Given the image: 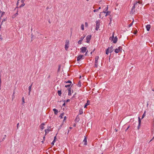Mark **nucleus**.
<instances>
[{
	"label": "nucleus",
	"mask_w": 154,
	"mask_h": 154,
	"mask_svg": "<svg viewBox=\"0 0 154 154\" xmlns=\"http://www.w3.org/2000/svg\"><path fill=\"white\" fill-rule=\"evenodd\" d=\"M58 95L59 96H61V90H58L57 92Z\"/></svg>",
	"instance_id": "4be33fe9"
},
{
	"label": "nucleus",
	"mask_w": 154,
	"mask_h": 154,
	"mask_svg": "<svg viewBox=\"0 0 154 154\" xmlns=\"http://www.w3.org/2000/svg\"><path fill=\"white\" fill-rule=\"evenodd\" d=\"M17 6L19 5L20 7H23L25 4L23 2V0H18L17 3Z\"/></svg>",
	"instance_id": "7ed1b4c3"
},
{
	"label": "nucleus",
	"mask_w": 154,
	"mask_h": 154,
	"mask_svg": "<svg viewBox=\"0 0 154 154\" xmlns=\"http://www.w3.org/2000/svg\"><path fill=\"white\" fill-rule=\"evenodd\" d=\"M5 13V12H3L2 13V14H1V17Z\"/></svg>",
	"instance_id": "49530a36"
},
{
	"label": "nucleus",
	"mask_w": 154,
	"mask_h": 154,
	"mask_svg": "<svg viewBox=\"0 0 154 154\" xmlns=\"http://www.w3.org/2000/svg\"><path fill=\"white\" fill-rule=\"evenodd\" d=\"M19 123H17V129H18V126H19Z\"/></svg>",
	"instance_id": "864d4df0"
},
{
	"label": "nucleus",
	"mask_w": 154,
	"mask_h": 154,
	"mask_svg": "<svg viewBox=\"0 0 154 154\" xmlns=\"http://www.w3.org/2000/svg\"><path fill=\"white\" fill-rule=\"evenodd\" d=\"M66 116L64 117L63 121H64V120H66Z\"/></svg>",
	"instance_id": "603ef678"
},
{
	"label": "nucleus",
	"mask_w": 154,
	"mask_h": 154,
	"mask_svg": "<svg viewBox=\"0 0 154 154\" xmlns=\"http://www.w3.org/2000/svg\"><path fill=\"white\" fill-rule=\"evenodd\" d=\"M22 100L23 104L24 103H25L24 99V97H22Z\"/></svg>",
	"instance_id": "72a5a7b5"
},
{
	"label": "nucleus",
	"mask_w": 154,
	"mask_h": 154,
	"mask_svg": "<svg viewBox=\"0 0 154 154\" xmlns=\"http://www.w3.org/2000/svg\"><path fill=\"white\" fill-rule=\"evenodd\" d=\"M17 12L18 11H17V13L15 14L12 16V17L13 18H14L18 14Z\"/></svg>",
	"instance_id": "bb28decb"
},
{
	"label": "nucleus",
	"mask_w": 154,
	"mask_h": 154,
	"mask_svg": "<svg viewBox=\"0 0 154 154\" xmlns=\"http://www.w3.org/2000/svg\"><path fill=\"white\" fill-rule=\"evenodd\" d=\"M45 125V123H42L41 124V125Z\"/></svg>",
	"instance_id": "4d7b16f0"
},
{
	"label": "nucleus",
	"mask_w": 154,
	"mask_h": 154,
	"mask_svg": "<svg viewBox=\"0 0 154 154\" xmlns=\"http://www.w3.org/2000/svg\"><path fill=\"white\" fill-rule=\"evenodd\" d=\"M103 12L105 13H106V10H104Z\"/></svg>",
	"instance_id": "774afa93"
},
{
	"label": "nucleus",
	"mask_w": 154,
	"mask_h": 154,
	"mask_svg": "<svg viewBox=\"0 0 154 154\" xmlns=\"http://www.w3.org/2000/svg\"><path fill=\"white\" fill-rule=\"evenodd\" d=\"M41 131H42L44 128V127L43 126H41Z\"/></svg>",
	"instance_id": "37998d69"
},
{
	"label": "nucleus",
	"mask_w": 154,
	"mask_h": 154,
	"mask_svg": "<svg viewBox=\"0 0 154 154\" xmlns=\"http://www.w3.org/2000/svg\"><path fill=\"white\" fill-rule=\"evenodd\" d=\"M134 19H133V21L132 22V23H131L130 24H129V25L128 26V28L130 27L133 24V23H134Z\"/></svg>",
	"instance_id": "393cba45"
},
{
	"label": "nucleus",
	"mask_w": 154,
	"mask_h": 154,
	"mask_svg": "<svg viewBox=\"0 0 154 154\" xmlns=\"http://www.w3.org/2000/svg\"><path fill=\"white\" fill-rule=\"evenodd\" d=\"M81 82L80 81H79L78 83V86L79 87H81Z\"/></svg>",
	"instance_id": "7c9ffc66"
},
{
	"label": "nucleus",
	"mask_w": 154,
	"mask_h": 154,
	"mask_svg": "<svg viewBox=\"0 0 154 154\" xmlns=\"http://www.w3.org/2000/svg\"><path fill=\"white\" fill-rule=\"evenodd\" d=\"M88 26V23L87 22H86L85 23V26L86 27H87Z\"/></svg>",
	"instance_id": "09e8293b"
},
{
	"label": "nucleus",
	"mask_w": 154,
	"mask_h": 154,
	"mask_svg": "<svg viewBox=\"0 0 154 154\" xmlns=\"http://www.w3.org/2000/svg\"><path fill=\"white\" fill-rule=\"evenodd\" d=\"M76 94V93H75V94L73 95V97H74L75 96V95Z\"/></svg>",
	"instance_id": "69168bd1"
},
{
	"label": "nucleus",
	"mask_w": 154,
	"mask_h": 154,
	"mask_svg": "<svg viewBox=\"0 0 154 154\" xmlns=\"http://www.w3.org/2000/svg\"><path fill=\"white\" fill-rule=\"evenodd\" d=\"M6 21V19H3V20H2V23H1V25H2V23H3V22H4V21Z\"/></svg>",
	"instance_id": "de8ad7c7"
},
{
	"label": "nucleus",
	"mask_w": 154,
	"mask_h": 154,
	"mask_svg": "<svg viewBox=\"0 0 154 154\" xmlns=\"http://www.w3.org/2000/svg\"><path fill=\"white\" fill-rule=\"evenodd\" d=\"M84 25L83 24H82L81 26V28L82 30H84Z\"/></svg>",
	"instance_id": "c756f323"
},
{
	"label": "nucleus",
	"mask_w": 154,
	"mask_h": 154,
	"mask_svg": "<svg viewBox=\"0 0 154 154\" xmlns=\"http://www.w3.org/2000/svg\"><path fill=\"white\" fill-rule=\"evenodd\" d=\"M70 101V100L69 99H68L66 100V102L67 103L69 102Z\"/></svg>",
	"instance_id": "3c124183"
},
{
	"label": "nucleus",
	"mask_w": 154,
	"mask_h": 154,
	"mask_svg": "<svg viewBox=\"0 0 154 154\" xmlns=\"http://www.w3.org/2000/svg\"><path fill=\"white\" fill-rule=\"evenodd\" d=\"M56 136H55L54 137V140H56Z\"/></svg>",
	"instance_id": "6e6d98bb"
},
{
	"label": "nucleus",
	"mask_w": 154,
	"mask_h": 154,
	"mask_svg": "<svg viewBox=\"0 0 154 154\" xmlns=\"http://www.w3.org/2000/svg\"><path fill=\"white\" fill-rule=\"evenodd\" d=\"M109 47L106 49V55H108L109 53H110V51H109Z\"/></svg>",
	"instance_id": "412c9836"
},
{
	"label": "nucleus",
	"mask_w": 154,
	"mask_h": 154,
	"mask_svg": "<svg viewBox=\"0 0 154 154\" xmlns=\"http://www.w3.org/2000/svg\"><path fill=\"white\" fill-rule=\"evenodd\" d=\"M66 82V83H70V84L72 83L71 81H70V80H69L68 81Z\"/></svg>",
	"instance_id": "ea45409f"
},
{
	"label": "nucleus",
	"mask_w": 154,
	"mask_h": 154,
	"mask_svg": "<svg viewBox=\"0 0 154 154\" xmlns=\"http://www.w3.org/2000/svg\"><path fill=\"white\" fill-rule=\"evenodd\" d=\"M62 125H63V124L61 125L60 126V127H59V130H60L61 128V127Z\"/></svg>",
	"instance_id": "5fc2aeb1"
},
{
	"label": "nucleus",
	"mask_w": 154,
	"mask_h": 154,
	"mask_svg": "<svg viewBox=\"0 0 154 154\" xmlns=\"http://www.w3.org/2000/svg\"><path fill=\"white\" fill-rule=\"evenodd\" d=\"M98 10H94V12H97V11Z\"/></svg>",
	"instance_id": "0e129e2a"
},
{
	"label": "nucleus",
	"mask_w": 154,
	"mask_h": 154,
	"mask_svg": "<svg viewBox=\"0 0 154 154\" xmlns=\"http://www.w3.org/2000/svg\"><path fill=\"white\" fill-rule=\"evenodd\" d=\"M113 46H111V47L110 48H109V51H110V53H111V52H112L113 51Z\"/></svg>",
	"instance_id": "aec40b11"
},
{
	"label": "nucleus",
	"mask_w": 154,
	"mask_h": 154,
	"mask_svg": "<svg viewBox=\"0 0 154 154\" xmlns=\"http://www.w3.org/2000/svg\"><path fill=\"white\" fill-rule=\"evenodd\" d=\"M15 93V91H14L13 92L12 96V100H13L15 98V96H14Z\"/></svg>",
	"instance_id": "c85d7f7f"
},
{
	"label": "nucleus",
	"mask_w": 154,
	"mask_h": 154,
	"mask_svg": "<svg viewBox=\"0 0 154 154\" xmlns=\"http://www.w3.org/2000/svg\"><path fill=\"white\" fill-rule=\"evenodd\" d=\"M91 35H88L86 37V41H85L86 42L89 43L91 39Z\"/></svg>",
	"instance_id": "423d86ee"
},
{
	"label": "nucleus",
	"mask_w": 154,
	"mask_h": 154,
	"mask_svg": "<svg viewBox=\"0 0 154 154\" xmlns=\"http://www.w3.org/2000/svg\"><path fill=\"white\" fill-rule=\"evenodd\" d=\"M122 47L121 46H119L118 47V48H116L115 49L114 52L116 53H118L120 51H122Z\"/></svg>",
	"instance_id": "20e7f679"
},
{
	"label": "nucleus",
	"mask_w": 154,
	"mask_h": 154,
	"mask_svg": "<svg viewBox=\"0 0 154 154\" xmlns=\"http://www.w3.org/2000/svg\"><path fill=\"white\" fill-rule=\"evenodd\" d=\"M64 112H63L62 113L60 116L59 117L61 118L62 119L63 118V117L64 116Z\"/></svg>",
	"instance_id": "b1692460"
},
{
	"label": "nucleus",
	"mask_w": 154,
	"mask_h": 154,
	"mask_svg": "<svg viewBox=\"0 0 154 154\" xmlns=\"http://www.w3.org/2000/svg\"><path fill=\"white\" fill-rule=\"evenodd\" d=\"M71 88H69L68 89V95L69 96H70L71 95Z\"/></svg>",
	"instance_id": "6ab92c4d"
},
{
	"label": "nucleus",
	"mask_w": 154,
	"mask_h": 154,
	"mask_svg": "<svg viewBox=\"0 0 154 154\" xmlns=\"http://www.w3.org/2000/svg\"><path fill=\"white\" fill-rule=\"evenodd\" d=\"M145 113H146V111H145L144 112V113H143V115L141 119H143L145 116H146Z\"/></svg>",
	"instance_id": "cd10ccee"
},
{
	"label": "nucleus",
	"mask_w": 154,
	"mask_h": 154,
	"mask_svg": "<svg viewBox=\"0 0 154 154\" xmlns=\"http://www.w3.org/2000/svg\"><path fill=\"white\" fill-rule=\"evenodd\" d=\"M81 52L82 53H84L86 52V51L87 50V48L85 47H82L81 48H80Z\"/></svg>",
	"instance_id": "1a4fd4ad"
},
{
	"label": "nucleus",
	"mask_w": 154,
	"mask_h": 154,
	"mask_svg": "<svg viewBox=\"0 0 154 154\" xmlns=\"http://www.w3.org/2000/svg\"><path fill=\"white\" fill-rule=\"evenodd\" d=\"M75 121H76L77 122H79V119H77V118H76V119H75Z\"/></svg>",
	"instance_id": "8fccbe9b"
},
{
	"label": "nucleus",
	"mask_w": 154,
	"mask_h": 154,
	"mask_svg": "<svg viewBox=\"0 0 154 154\" xmlns=\"http://www.w3.org/2000/svg\"><path fill=\"white\" fill-rule=\"evenodd\" d=\"M100 23L99 21H96V28L95 29L96 30H97L99 28V25H100Z\"/></svg>",
	"instance_id": "0eeeda50"
},
{
	"label": "nucleus",
	"mask_w": 154,
	"mask_h": 154,
	"mask_svg": "<svg viewBox=\"0 0 154 154\" xmlns=\"http://www.w3.org/2000/svg\"><path fill=\"white\" fill-rule=\"evenodd\" d=\"M17 6L19 5L20 7H23L25 4L23 2V0H18L17 3Z\"/></svg>",
	"instance_id": "f03ea898"
},
{
	"label": "nucleus",
	"mask_w": 154,
	"mask_h": 154,
	"mask_svg": "<svg viewBox=\"0 0 154 154\" xmlns=\"http://www.w3.org/2000/svg\"><path fill=\"white\" fill-rule=\"evenodd\" d=\"M6 135H4V137H3V139H2V141H3V140H4L5 139V137H6Z\"/></svg>",
	"instance_id": "a18cd8bd"
},
{
	"label": "nucleus",
	"mask_w": 154,
	"mask_h": 154,
	"mask_svg": "<svg viewBox=\"0 0 154 154\" xmlns=\"http://www.w3.org/2000/svg\"><path fill=\"white\" fill-rule=\"evenodd\" d=\"M108 5H107V6H106V10H108Z\"/></svg>",
	"instance_id": "052dcab7"
},
{
	"label": "nucleus",
	"mask_w": 154,
	"mask_h": 154,
	"mask_svg": "<svg viewBox=\"0 0 154 154\" xmlns=\"http://www.w3.org/2000/svg\"><path fill=\"white\" fill-rule=\"evenodd\" d=\"M109 13H110V12L108 11V10H106V16L109 15Z\"/></svg>",
	"instance_id": "58836bf2"
},
{
	"label": "nucleus",
	"mask_w": 154,
	"mask_h": 154,
	"mask_svg": "<svg viewBox=\"0 0 154 154\" xmlns=\"http://www.w3.org/2000/svg\"><path fill=\"white\" fill-rule=\"evenodd\" d=\"M135 10H131L130 13L131 14H132L135 12Z\"/></svg>",
	"instance_id": "f704fd0d"
},
{
	"label": "nucleus",
	"mask_w": 154,
	"mask_h": 154,
	"mask_svg": "<svg viewBox=\"0 0 154 154\" xmlns=\"http://www.w3.org/2000/svg\"><path fill=\"white\" fill-rule=\"evenodd\" d=\"M84 56L83 55H79L77 57V61H79L82 58V57Z\"/></svg>",
	"instance_id": "9d476101"
},
{
	"label": "nucleus",
	"mask_w": 154,
	"mask_h": 154,
	"mask_svg": "<svg viewBox=\"0 0 154 154\" xmlns=\"http://www.w3.org/2000/svg\"><path fill=\"white\" fill-rule=\"evenodd\" d=\"M114 33H113L112 35V36H111V37H110V38H109V39L110 40H113L114 36Z\"/></svg>",
	"instance_id": "5701e85b"
},
{
	"label": "nucleus",
	"mask_w": 154,
	"mask_h": 154,
	"mask_svg": "<svg viewBox=\"0 0 154 154\" xmlns=\"http://www.w3.org/2000/svg\"><path fill=\"white\" fill-rule=\"evenodd\" d=\"M90 101L89 100H87V103L85 104L84 106V108H85L87 107V106L90 104Z\"/></svg>",
	"instance_id": "dca6fc26"
},
{
	"label": "nucleus",
	"mask_w": 154,
	"mask_h": 154,
	"mask_svg": "<svg viewBox=\"0 0 154 154\" xmlns=\"http://www.w3.org/2000/svg\"><path fill=\"white\" fill-rule=\"evenodd\" d=\"M60 65L58 66V69H57V71L58 72L60 71Z\"/></svg>",
	"instance_id": "c9c22d12"
},
{
	"label": "nucleus",
	"mask_w": 154,
	"mask_h": 154,
	"mask_svg": "<svg viewBox=\"0 0 154 154\" xmlns=\"http://www.w3.org/2000/svg\"><path fill=\"white\" fill-rule=\"evenodd\" d=\"M83 39L84 38L81 37V38H80V39L79 40L78 42V44H82V42Z\"/></svg>",
	"instance_id": "2eb2a0df"
},
{
	"label": "nucleus",
	"mask_w": 154,
	"mask_h": 154,
	"mask_svg": "<svg viewBox=\"0 0 154 154\" xmlns=\"http://www.w3.org/2000/svg\"><path fill=\"white\" fill-rule=\"evenodd\" d=\"M130 125H129L128 126L127 128L125 130V131H127V130L129 129V128H130Z\"/></svg>",
	"instance_id": "79ce46f5"
},
{
	"label": "nucleus",
	"mask_w": 154,
	"mask_h": 154,
	"mask_svg": "<svg viewBox=\"0 0 154 154\" xmlns=\"http://www.w3.org/2000/svg\"><path fill=\"white\" fill-rule=\"evenodd\" d=\"M1 84H2L1 79V78H0V90L1 89Z\"/></svg>",
	"instance_id": "a19ab883"
},
{
	"label": "nucleus",
	"mask_w": 154,
	"mask_h": 154,
	"mask_svg": "<svg viewBox=\"0 0 154 154\" xmlns=\"http://www.w3.org/2000/svg\"><path fill=\"white\" fill-rule=\"evenodd\" d=\"M109 18L110 19V22L109 23V25L111 23V21H112V17L111 15H109Z\"/></svg>",
	"instance_id": "a878e982"
},
{
	"label": "nucleus",
	"mask_w": 154,
	"mask_h": 154,
	"mask_svg": "<svg viewBox=\"0 0 154 154\" xmlns=\"http://www.w3.org/2000/svg\"><path fill=\"white\" fill-rule=\"evenodd\" d=\"M142 1H138L136 3L134 4V5L132 7L131 10H134L136 8V10L137 9H140L142 8Z\"/></svg>",
	"instance_id": "f257e3e1"
},
{
	"label": "nucleus",
	"mask_w": 154,
	"mask_h": 154,
	"mask_svg": "<svg viewBox=\"0 0 154 154\" xmlns=\"http://www.w3.org/2000/svg\"><path fill=\"white\" fill-rule=\"evenodd\" d=\"M50 127H48V129H45V135H46L50 131Z\"/></svg>",
	"instance_id": "9b49d317"
},
{
	"label": "nucleus",
	"mask_w": 154,
	"mask_h": 154,
	"mask_svg": "<svg viewBox=\"0 0 154 154\" xmlns=\"http://www.w3.org/2000/svg\"><path fill=\"white\" fill-rule=\"evenodd\" d=\"M32 84H31V85H30V86H29V91H31V87H32Z\"/></svg>",
	"instance_id": "473e14b6"
},
{
	"label": "nucleus",
	"mask_w": 154,
	"mask_h": 154,
	"mask_svg": "<svg viewBox=\"0 0 154 154\" xmlns=\"http://www.w3.org/2000/svg\"><path fill=\"white\" fill-rule=\"evenodd\" d=\"M70 86H71V84H70V85H65V87L66 88H68V87H69Z\"/></svg>",
	"instance_id": "4c0bfd02"
},
{
	"label": "nucleus",
	"mask_w": 154,
	"mask_h": 154,
	"mask_svg": "<svg viewBox=\"0 0 154 154\" xmlns=\"http://www.w3.org/2000/svg\"><path fill=\"white\" fill-rule=\"evenodd\" d=\"M99 57L98 56H96L95 58V63H97L98 62V60Z\"/></svg>",
	"instance_id": "f3484780"
},
{
	"label": "nucleus",
	"mask_w": 154,
	"mask_h": 154,
	"mask_svg": "<svg viewBox=\"0 0 154 154\" xmlns=\"http://www.w3.org/2000/svg\"><path fill=\"white\" fill-rule=\"evenodd\" d=\"M150 25L149 24H148L146 26V28L147 31H149L150 28Z\"/></svg>",
	"instance_id": "ddd939ff"
},
{
	"label": "nucleus",
	"mask_w": 154,
	"mask_h": 154,
	"mask_svg": "<svg viewBox=\"0 0 154 154\" xmlns=\"http://www.w3.org/2000/svg\"><path fill=\"white\" fill-rule=\"evenodd\" d=\"M30 92H31V91H29V95H30Z\"/></svg>",
	"instance_id": "338daca9"
},
{
	"label": "nucleus",
	"mask_w": 154,
	"mask_h": 154,
	"mask_svg": "<svg viewBox=\"0 0 154 154\" xmlns=\"http://www.w3.org/2000/svg\"><path fill=\"white\" fill-rule=\"evenodd\" d=\"M138 125L137 127V129L138 130H139L140 129V124L141 123V119H140V117H139L138 118Z\"/></svg>",
	"instance_id": "6e6552de"
},
{
	"label": "nucleus",
	"mask_w": 154,
	"mask_h": 154,
	"mask_svg": "<svg viewBox=\"0 0 154 154\" xmlns=\"http://www.w3.org/2000/svg\"><path fill=\"white\" fill-rule=\"evenodd\" d=\"M69 40H66V44L65 45V48L66 50H67L69 48Z\"/></svg>",
	"instance_id": "39448f33"
},
{
	"label": "nucleus",
	"mask_w": 154,
	"mask_h": 154,
	"mask_svg": "<svg viewBox=\"0 0 154 154\" xmlns=\"http://www.w3.org/2000/svg\"><path fill=\"white\" fill-rule=\"evenodd\" d=\"M98 66V64H97V63H95V64L94 65V67H97Z\"/></svg>",
	"instance_id": "c03bdc74"
},
{
	"label": "nucleus",
	"mask_w": 154,
	"mask_h": 154,
	"mask_svg": "<svg viewBox=\"0 0 154 154\" xmlns=\"http://www.w3.org/2000/svg\"><path fill=\"white\" fill-rule=\"evenodd\" d=\"M55 141L56 140H54L51 143V144L52 145H54V144L55 142Z\"/></svg>",
	"instance_id": "e433bc0d"
},
{
	"label": "nucleus",
	"mask_w": 154,
	"mask_h": 154,
	"mask_svg": "<svg viewBox=\"0 0 154 154\" xmlns=\"http://www.w3.org/2000/svg\"><path fill=\"white\" fill-rule=\"evenodd\" d=\"M79 114L80 115L82 114L83 113V112L82 111V109H80L79 110Z\"/></svg>",
	"instance_id": "2f4dec72"
},
{
	"label": "nucleus",
	"mask_w": 154,
	"mask_h": 154,
	"mask_svg": "<svg viewBox=\"0 0 154 154\" xmlns=\"http://www.w3.org/2000/svg\"><path fill=\"white\" fill-rule=\"evenodd\" d=\"M88 52V51L87 50V51L86 52V53H85V55H87V54Z\"/></svg>",
	"instance_id": "680f3d73"
},
{
	"label": "nucleus",
	"mask_w": 154,
	"mask_h": 154,
	"mask_svg": "<svg viewBox=\"0 0 154 154\" xmlns=\"http://www.w3.org/2000/svg\"><path fill=\"white\" fill-rule=\"evenodd\" d=\"M118 41V38L117 36H116L113 40V43L114 44L116 43Z\"/></svg>",
	"instance_id": "4468645a"
},
{
	"label": "nucleus",
	"mask_w": 154,
	"mask_h": 154,
	"mask_svg": "<svg viewBox=\"0 0 154 154\" xmlns=\"http://www.w3.org/2000/svg\"><path fill=\"white\" fill-rule=\"evenodd\" d=\"M83 143H84V144L85 145H87V142L86 137H85V138L84 140H83Z\"/></svg>",
	"instance_id": "f8f14e48"
},
{
	"label": "nucleus",
	"mask_w": 154,
	"mask_h": 154,
	"mask_svg": "<svg viewBox=\"0 0 154 154\" xmlns=\"http://www.w3.org/2000/svg\"><path fill=\"white\" fill-rule=\"evenodd\" d=\"M53 111L54 112V114L55 115L57 114L58 112V111L57 109H53Z\"/></svg>",
	"instance_id": "a211bd4d"
},
{
	"label": "nucleus",
	"mask_w": 154,
	"mask_h": 154,
	"mask_svg": "<svg viewBox=\"0 0 154 154\" xmlns=\"http://www.w3.org/2000/svg\"><path fill=\"white\" fill-rule=\"evenodd\" d=\"M137 31H136V32H135L134 34H135L136 35L137 33Z\"/></svg>",
	"instance_id": "bf43d9fd"
},
{
	"label": "nucleus",
	"mask_w": 154,
	"mask_h": 154,
	"mask_svg": "<svg viewBox=\"0 0 154 154\" xmlns=\"http://www.w3.org/2000/svg\"><path fill=\"white\" fill-rule=\"evenodd\" d=\"M45 136H44V137H43V140H45Z\"/></svg>",
	"instance_id": "13d9d810"
},
{
	"label": "nucleus",
	"mask_w": 154,
	"mask_h": 154,
	"mask_svg": "<svg viewBox=\"0 0 154 154\" xmlns=\"http://www.w3.org/2000/svg\"><path fill=\"white\" fill-rule=\"evenodd\" d=\"M65 105V103H64L63 104V106H64Z\"/></svg>",
	"instance_id": "e2e57ef3"
}]
</instances>
